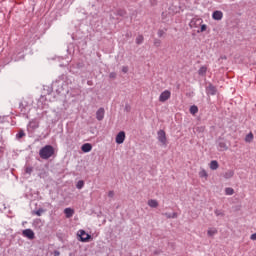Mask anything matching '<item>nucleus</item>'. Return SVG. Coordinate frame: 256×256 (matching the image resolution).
<instances>
[{"instance_id":"obj_27","label":"nucleus","mask_w":256,"mask_h":256,"mask_svg":"<svg viewBox=\"0 0 256 256\" xmlns=\"http://www.w3.org/2000/svg\"><path fill=\"white\" fill-rule=\"evenodd\" d=\"M214 213H215L216 217H224L225 216V214L221 210H215Z\"/></svg>"},{"instance_id":"obj_5","label":"nucleus","mask_w":256,"mask_h":256,"mask_svg":"<svg viewBox=\"0 0 256 256\" xmlns=\"http://www.w3.org/2000/svg\"><path fill=\"white\" fill-rule=\"evenodd\" d=\"M125 131H120L117 135H116V143L118 145H122V143L125 142Z\"/></svg>"},{"instance_id":"obj_6","label":"nucleus","mask_w":256,"mask_h":256,"mask_svg":"<svg viewBox=\"0 0 256 256\" xmlns=\"http://www.w3.org/2000/svg\"><path fill=\"white\" fill-rule=\"evenodd\" d=\"M22 235L27 237V239H35V232H33L31 229L23 230Z\"/></svg>"},{"instance_id":"obj_18","label":"nucleus","mask_w":256,"mask_h":256,"mask_svg":"<svg viewBox=\"0 0 256 256\" xmlns=\"http://www.w3.org/2000/svg\"><path fill=\"white\" fill-rule=\"evenodd\" d=\"M199 177L201 179H206L209 177V174H207V171L205 169H202L200 172H199Z\"/></svg>"},{"instance_id":"obj_23","label":"nucleus","mask_w":256,"mask_h":256,"mask_svg":"<svg viewBox=\"0 0 256 256\" xmlns=\"http://www.w3.org/2000/svg\"><path fill=\"white\" fill-rule=\"evenodd\" d=\"M85 186V182L83 180H79L76 184L77 189H83Z\"/></svg>"},{"instance_id":"obj_38","label":"nucleus","mask_w":256,"mask_h":256,"mask_svg":"<svg viewBox=\"0 0 256 256\" xmlns=\"http://www.w3.org/2000/svg\"><path fill=\"white\" fill-rule=\"evenodd\" d=\"M55 255H59V252H56Z\"/></svg>"},{"instance_id":"obj_20","label":"nucleus","mask_w":256,"mask_h":256,"mask_svg":"<svg viewBox=\"0 0 256 256\" xmlns=\"http://www.w3.org/2000/svg\"><path fill=\"white\" fill-rule=\"evenodd\" d=\"M218 147L220 151H227L228 149L227 144L225 142H219Z\"/></svg>"},{"instance_id":"obj_37","label":"nucleus","mask_w":256,"mask_h":256,"mask_svg":"<svg viewBox=\"0 0 256 256\" xmlns=\"http://www.w3.org/2000/svg\"><path fill=\"white\" fill-rule=\"evenodd\" d=\"M158 34H159V36L161 37V35H162L161 31H160Z\"/></svg>"},{"instance_id":"obj_40","label":"nucleus","mask_w":256,"mask_h":256,"mask_svg":"<svg viewBox=\"0 0 256 256\" xmlns=\"http://www.w3.org/2000/svg\"><path fill=\"white\" fill-rule=\"evenodd\" d=\"M35 127H39V124H37Z\"/></svg>"},{"instance_id":"obj_13","label":"nucleus","mask_w":256,"mask_h":256,"mask_svg":"<svg viewBox=\"0 0 256 256\" xmlns=\"http://www.w3.org/2000/svg\"><path fill=\"white\" fill-rule=\"evenodd\" d=\"M217 233H218V230L215 227L208 228V230H207L208 237H215V235H217Z\"/></svg>"},{"instance_id":"obj_14","label":"nucleus","mask_w":256,"mask_h":256,"mask_svg":"<svg viewBox=\"0 0 256 256\" xmlns=\"http://www.w3.org/2000/svg\"><path fill=\"white\" fill-rule=\"evenodd\" d=\"M83 153H89V151H91V149H93V146L89 143H86L84 145H82L81 147Z\"/></svg>"},{"instance_id":"obj_32","label":"nucleus","mask_w":256,"mask_h":256,"mask_svg":"<svg viewBox=\"0 0 256 256\" xmlns=\"http://www.w3.org/2000/svg\"><path fill=\"white\" fill-rule=\"evenodd\" d=\"M18 137L21 139V137H25V132L21 131L18 133Z\"/></svg>"},{"instance_id":"obj_33","label":"nucleus","mask_w":256,"mask_h":256,"mask_svg":"<svg viewBox=\"0 0 256 256\" xmlns=\"http://www.w3.org/2000/svg\"><path fill=\"white\" fill-rule=\"evenodd\" d=\"M250 239H251L252 241H256V233L252 234V235L250 236Z\"/></svg>"},{"instance_id":"obj_31","label":"nucleus","mask_w":256,"mask_h":256,"mask_svg":"<svg viewBox=\"0 0 256 256\" xmlns=\"http://www.w3.org/2000/svg\"><path fill=\"white\" fill-rule=\"evenodd\" d=\"M129 71V68L127 66L122 67V72L127 73Z\"/></svg>"},{"instance_id":"obj_15","label":"nucleus","mask_w":256,"mask_h":256,"mask_svg":"<svg viewBox=\"0 0 256 256\" xmlns=\"http://www.w3.org/2000/svg\"><path fill=\"white\" fill-rule=\"evenodd\" d=\"M210 169L212 171H217L219 169V162H217L216 160H212L210 162Z\"/></svg>"},{"instance_id":"obj_29","label":"nucleus","mask_w":256,"mask_h":256,"mask_svg":"<svg viewBox=\"0 0 256 256\" xmlns=\"http://www.w3.org/2000/svg\"><path fill=\"white\" fill-rule=\"evenodd\" d=\"M196 131H199V133H203L205 131V126L197 127Z\"/></svg>"},{"instance_id":"obj_2","label":"nucleus","mask_w":256,"mask_h":256,"mask_svg":"<svg viewBox=\"0 0 256 256\" xmlns=\"http://www.w3.org/2000/svg\"><path fill=\"white\" fill-rule=\"evenodd\" d=\"M201 25H203V19L201 18H193L189 23L191 29H199Z\"/></svg>"},{"instance_id":"obj_8","label":"nucleus","mask_w":256,"mask_h":256,"mask_svg":"<svg viewBox=\"0 0 256 256\" xmlns=\"http://www.w3.org/2000/svg\"><path fill=\"white\" fill-rule=\"evenodd\" d=\"M212 19H214V21H221V19H223V12L219 10L214 11Z\"/></svg>"},{"instance_id":"obj_11","label":"nucleus","mask_w":256,"mask_h":256,"mask_svg":"<svg viewBox=\"0 0 256 256\" xmlns=\"http://www.w3.org/2000/svg\"><path fill=\"white\" fill-rule=\"evenodd\" d=\"M65 216L67 217V219H71V217H73V215H75V210H73V208H66L64 210Z\"/></svg>"},{"instance_id":"obj_9","label":"nucleus","mask_w":256,"mask_h":256,"mask_svg":"<svg viewBox=\"0 0 256 256\" xmlns=\"http://www.w3.org/2000/svg\"><path fill=\"white\" fill-rule=\"evenodd\" d=\"M104 118H105V109L104 108L98 109L96 112V119L98 121H103Z\"/></svg>"},{"instance_id":"obj_16","label":"nucleus","mask_w":256,"mask_h":256,"mask_svg":"<svg viewBox=\"0 0 256 256\" xmlns=\"http://www.w3.org/2000/svg\"><path fill=\"white\" fill-rule=\"evenodd\" d=\"M235 175V172L233 170H228L224 173L223 177L224 179H231Z\"/></svg>"},{"instance_id":"obj_35","label":"nucleus","mask_w":256,"mask_h":256,"mask_svg":"<svg viewBox=\"0 0 256 256\" xmlns=\"http://www.w3.org/2000/svg\"><path fill=\"white\" fill-rule=\"evenodd\" d=\"M109 197H113V192L112 191L109 192Z\"/></svg>"},{"instance_id":"obj_7","label":"nucleus","mask_w":256,"mask_h":256,"mask_svg":"<svg viewBox=\"0 0 256 256\" xmlns=\"http://www.w3.org/2000/svg\"><path fill=\"white\" fill-rule=\"evenodd\" d=\"M78 235L83 242H87L91 239V235L87 234L84 230H80Z\"/></svg>"},{"instance_id":"obj_3","label":"nucleus","mask_w":256,"mask_h":256,"mask_svg":"<svg viewBox=\"0 0 256 256\" xmlns=\"http://www.w3.org/2000/svg\"><path fill=\"white\" fill-rule=\"evenodd\" d=\"M171 99V91L169 90H164L163 92H161L158 101L160 103H165L166 101H169Z\"/></svg>"},{"instance_id":"obj_39","label":"nucleus","mask_w":256,"mask_h":256,"mask_svg":"<svg viewBox=\"0 0 256 256\" xmlns=\"http://www.w3.org/2000/svg\"><path fill=\"white\" fill-rule=\"evenodd\" d=\"M30 125H33V122H30Z\"/></svg>"},{"instance_id":"obj_34","label":"nucleus","mask_w":256,"mask_h":256,"mask_svg":"<svg viewBox=\"0 0 256 256\" xmlns=\"http://www.w3.org/2000/svg\"><path fill=\"white\" fill-rule=\"evenodd\" d=\"M43 213V210H38L37 212H36V215L38 216V217H41V214Z\"/></svg>"},{"instance_id":"obj_19","label":"nucleus","mask_w":256,"mask_h":256,"mask_svg":"<svg viewBox=\"0 0 256 256\" xmlns=\"http://www.w3.org/2000/svg\"><path fill=\"white\" fill-rule=\"evenodd\" d=\"M198 74L202 77L205 76L207 74V66L200 67V69L198 70Z\"/></svg>"},{"instance_id":"obj_30","label":"nucleus","mask_w":256,"mask_h":256,"mask_svg":"<svg viewBox=\"0 0 256 256\" xmlns=\"http://www.w3.org/2000/svg\"><path fill=\"white\" fill-rule=\"evenodd\" d=\"M110 79H115L117 77V73L112 72L109 74Z\"/></svg>"},{"instance_id":"obj_17","label":"nucleus","mask_w":256,"mask_h":256,"mask_svg":"<svg viewBox=\"0 0 256 256\" xmlns=\"http://www.w3.org/2000/svg\"><path fill=\"white\" fill-rule=\"evenodd\" d=\"M253 139H254L253 132H250L249 134L246 135L245 142L246 143H252Z\"/></svg>"},{"instance_id":"obj_12","label":"nucleus","mask_w":256,"mask_h":256,"mask_svg":"<svg viewBox=\"0 0 256 256\" xmlns=\"http://www.w3.org/2000/svg\"><path fill=\"white\" fill-rule=\"evenodd\" d=\"M147 205H149L152 209H157L159 207V202L155 199L148 200Z\"/></svg>"},{"instance_id":"obj_24","label":"nucleus","mask_w":256,"mask_h":256,"mask_svg":"<svg viewBox=\"0 0 256 256\" xmlns=\"http://www.w3.org/2000/svg\"><path fill=\"white\" fill-rule=\"evenodd\" d=\"M165 216L167 217V219H177V213L176 212H174L172 214L166 213Z\"/></svg>"},{"instance_id":"obj_1","label":"nucleus","mask_w":256,"mask_h":256,"mask_svg":"<svg viewBox=\"0 0 256 256\" xmlns=\"http://www.w3.org/2000/svg\"><path fill=\"white\" fill-rule=\"evenodd\" d=\"M39 155L41 159H51V156L55 155V148H53L51 145H46L40 149Z\"/></svg>"},{"instance_id":"obj_25","label":"nucleus","mask_w":256,"mask_h":256,"mask_svg":"<svg viewBox=\"0 0 256 256\" xmlns=\"http://www.w3.org/2000/svg\"><path fill=\"white\" fill-rule=\"evenodd\" d=\"M25 173H27V175H31L33 173V167L27 166L25 168Z\"/></svg>"},{"instance_id":"obj_22","label":"nucleus","mask_w":256,"mask_h":256,"mask_svg":"<svg viewBox=\"0 0 256 256\" xmlns=\"http://www.w3.org/2000/svg\"><path fill=\"white\" fill-rule=\"evenodd\" d=\"M204 31H207V25L206 24H201L200 29L197 30V33H204Z\"/></svg>"},{"instance_id":"obj_10","label":"nucleus","mask_w":256,"mask_h":256,"mask_svg":"<svg viewBox=\"0 0 256 256\" xmlns=\"http://www.w3.org/2000/svg\"><path fill=\"white\" fill-rule=\"evenodd\" d=\"M206 91L208 95H215L217 93V88L212 84H209V86L206 88Z\"/></svg>"},{"instance_id":"obj_36","label":"nucleus","mask_w":256,"mask_h":256,"mask_svg":"<svg viewBox=\"0 0 256 256\" xmlns=\"http://www.w3.org/2000/svg\"><path fill=\"white\" fill-rule=\"evenodd\" d=\"M159 43H160L159 41H158V42H155V45H157V46H158V45H159Z\"/></svg>"},{"instance_id":"obj_4","label":"nucleus","mask_w":256,"mask_h":256,"mask_svg":"<svg viewBox=\"0 0 256 256\" xmlns=\"http://www.w3.org/2000/svg\"><path fill=\"white\" fill-rule=\"evenodd\" d=\"M158 141H160L162 145H167V135L163 130L158 131Z\"/></svg>"},{"instance_id":"obj_28","label":"nucleus","mask_w":256,"mask_h":256,"mask_svg":"<svg viewBox=\"0 0 256 256\" xmlns=\"http://www.w3.org/2000/svg\"><path fill=\"white\" fill-rule=\"evenodd\" d=\"M143 35H140L136 38V43L137 45H141V43H143Z\"/></svg>"},{"instance_id":"obj_21","label":"nucleus","mask_w":256,"mask_h":256,"mask_svg":"<svg viewBox=\"0 0 256 256\" xmlns=\"http://www.w3.org/2000/svg\"><path fill=\"white\" fill-rule=\"evenodd\" d=\"M190 113L191 115H196V113H199V108L197 106H191Z\"/></svg>"},{"instance_id":"obj_26","label":"nucleus","mask_w":256,"mask_h":256,"mask_svg":"<svg viewBox=\"0 0 256 256\" xmlns=\"http://www.w3.org/2000/svg\"><path fill=\"white\" fill-rule=\"evenodd\" d=\"M225 193L226 195H233V193H235V190L233 188H226Z\"/></svg>"}]
</instances>
